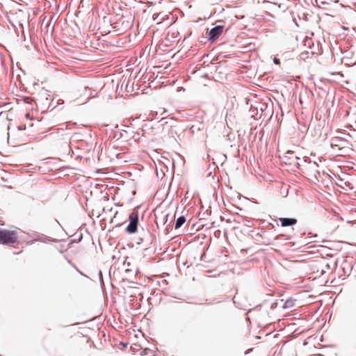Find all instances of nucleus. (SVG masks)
Masks as SVG:
<instances>
[{
  "label": "nucleus",
  "mask_w": 356,
  "mask_h": 356,
  "mask_svg": "<svg viewBox=\"0 0 356 356\" xmlns=\"http://www.w3.org/2000/svg\"><path fill=\"white\" fill-rule=\"evenodd\" d=\"M17 238V234L15 232L0 229V243L3 244L14 243Z\"/></svg>",
  "instance_id": "nucleus-1"
},
{
  "label": "nucleus",
  "mask_w": 356,
  "mask_h": 356,
  "mask_svg": "<svg viewBox=\"0 0 356 356\" xmlns=\"http://www.w3.org/2000/svg\"><path fill=\"white\" fill-rule=\"evenodd\" d=\"M130 222L126 228V230L129 234H134L137 230L138 225V213L132 212L129 215Z\"/></svg>",
  "instance_id": "nucleus-2"
},
{
  "label": "nucleus",
  "mask_w": 356,
  "mask_h": 356,
  "mask_svg": "<svg viewBox=\"0 0 356 356\" xmlns=\"http://www.w3.org/2000/svg\"><path fill=\"white\" fill-rule=\"evenodd\" d=\"M222 26H216L213 27L209 32V39L212 40H215L222 33Z\"/></svg>",
  "instance_id": "nucleus-3"
},
{
  "label": "nucleus",
  "mask_w": 356,
  "mask_h": 356,
  "mask_svg": "<svg viewBox=\"0 0 356 356\" xmlns=\"http://www.w3.org/2000/svg\"><path fill=\"white\" fill-rule=\"evenodd\" d=\"M318 165L316 163H310L307 168V175L317 179V175L320 174Z\"/></svg>",
  "instance_id": "nucleus-4"
},
{
  "label": "nucleus",
  "mask_w": 356,
  "mask_h": 356,
  "mask_svg": "<svg viewBox=\"0 0 356 356\" xmlns=\"http://www.w3.org/2000/svg\"><path fill=\"white\" fill-rule=\"evenodd\" d=\"M280 221L282 227L291 226L296 224L297 220L295 218H282Z\"/></svg>",
  "instance_id": "nucleus-5"
},
{
  "label": "nucleus",
  "mask_w": 356,
  "mask_h": 356,
  "mask_svg": "<svg viewBox=\"0 0 356 356\" xmlns=\"http://www.w3.org/2000/svg\"><path fill=\"white\" fill-rule=\"evenodd\" d=\"M185 221L186 219L184 216L179 217L176 220L175 228H179L185 222Z\"/></svg>",
  "instance_id": "nucleus-6"
},
{
  "label": "nucleus",
  "mask_w": 356,
  "mask_h": 356,
  "mask_svg": "<svg viewBox=\"0 0 356 356\" xmlns=\"http://www.w3.org/2000/svg\"><path fill=\"white\" fill-rule=\"evenodd\" d=\"M293 305H294V301L293 300H288L284 302L283 307L284 308H290V307H292Z\"/></svg>",
  "instance_id": "nucleus-7"
},
{
  "label": "nucleus",
  "mask_w": 356,
  "mask_h": 356,
  "mask_svg": "<svg viewBox=\"0 0 356 356\" xmlns=\"http://www.w3.org/2000/svg\"><path fill=\"white\" fill-rule=\"evenodd\" d=\"M273 61H274V63L275 64H279L280 63V60L277 58H274Z\"/></svg>",
  "instance_id": "nucleus-8"
},
{
  "label": "nucleus",
  "mask_w": 356,
  "mask_h": 356,
  "mask_svg": "<svg viewBox=\"0 0 356 356\" xmlns=\"http://www.w3.org/2000/svg\"><path fill=\"white\" fill-rule=\"evenodd\" d=\"M26 118H30V115H29V113H26Z\"/></svg>",
  "instance_id": "nucleus-9"
}]
</instances>
